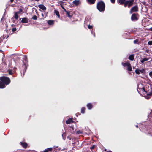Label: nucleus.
I'll return each mask as SVG.
<instances>
[{
  "label": "nucleus",
  "instance_id": "obj_1",
  "mask_svg": "<svg viewBox=\"0 0 152 152\" xmlns=\"http://www.w3.org/2000/svg\"><path fill=\"white\" fill-rule=\"evenodd\" d=\"M134 2V0H118L117 1L118 4L121 5H124V7H126L127 6L128 8L132 6Z\"/></svg>",
  "mask_w": 152,
  "mask_h": 152
},
{
  "label": "nucleus",
  "instance_id": "obj_2",
  "mask_svg": "<svg viewBox=\"0 0 152 152\" xmlns=\"http://www.w3.org/2000/svg\"><path fill=\"white\" fill-rule=\"evenodd\" d=\"M105 8V4L103 1L101 0L97 3L96 8L100 12H104Z\"/></svg>",
  "mask_w": 152,
  "mask_h": 152
},
{
  "label": "nucleus",
  "instance_id": "obj_3",
  "mask_svg": "<svg viewBox=\"0 0 152 152\" xmlns=\"http://www.w3.org/2000/svg\"><path fill=\"white\" fill-rule=\"evenodd\" d=\"M0 80L2 82L5 86L10 84L11 82L10 79L9 77L5 76L0 77Z\"/></svg>",
  "mask_w": 152,
  "mask_h": 152
},
{
  "label": "nucleus",
  "instance_id": "obj_4",
  "mask_svg": "<svg viewBox=\"0 0 152 152\" xmlns=\"http://www.w3.org/2000/svg\"><path fill=\"white\" fill-rule=\"evenodd\" d=\"M23 56L24 57L23 58V67L24 68L25 70H26L27 68V65H28V58L27 56L26 55H24Z\"/></svg>",
  "mask_w": 152,
  "mask_h": 152
},
{
  "label": "nucleus",
  "instance_id": "obj_5",
  "mask_svg": "<svg viewBox=\"0 0 152 152\" xmlns=\"http://www.w3.org/2000/svg\"><path fill=\"white\" fill-rule=\"evenodd\" d=\"M121 64L124 67L127 66V70L129 71H132V68L130 63L129 62L126 63L122 62Z\"/></svg>",
  "mask_w": 152,
  "mask_h": 152
},
{
  "label": "nucleus",
  "instance_id": "obj_6",
  "mask_svg": "<svg viewBox=\"0 0 152 152\" xmlns=\"http://www.w3.org/2000/svg\"><path fill=\"white\" fill-rule=\"evenodd\" d=\"M138 16L139 15L138 13H133L131 17V20L133 21H135L138 20Z\"/></svg>",
  "mask_w": 152,
  "mask_h": 152
},
{
  "label": "nucleus",
  "instance_id": "obj_7",
  "mask_svg": "<svg viewBox=\"0 0 152 152\" xmlns=\"http://www.w3.org/2000/svg\"><path fill=\"white\" fill-rule=\"evenodd\" d=\"M138 11V7L137 6H135L133 7L130 11V14H132L133 12H136Z\"/></svg>",
  "mask_w": 152,
  "mask_h": 152
},
{
  "label": "nucleus",
  "instance_id": "obj_8",
  "mask_svg": "<svg viewBox=\"0 0 152 152\" xmlns=\"http://www.w3.org/2000/svg\"><path fill=\"white\" fill-rule=\"evenodd\" d=\"M21 22L23 23H27L28 22V19L26 17H24L21 18Z\"/></svg>",
  "mask_w": 152,
  "mask_h": 152
},
{
  "label": "nucleus",
  "instance_id": "obj_9",
  "mask_svg": "<svg viewBox=\"0 0 152 152\" xmlns=\"http://www.w3.org/2000/svg\"><path fill=\"white\" fill-rule=\"evenodd\" d=\"M20 144L25 149L27 148L28 145L27 143L25 142H20Z\"/></svg>",
  "mask_w": 152,
  "mask_h": 152
},
{
  "label": "nucleus",
  "instance_id": "obj_10",
  "mask_svg": "<svg viewBox=\"0 0 152 152\" xmlns=\"http://www.w3.org/2000/svg\"><path fill=\"white\" fill-rule=\"evenodd\" d=\"M38 7L43 11H45L46 10V7L43 4H39L38 5Z\"/></svg>",
  "mask_w": 152,
  "mask_h": 152
},
{
  "label": "nucleus",
  "instance_id": "obj_11",
  "mask_svg": "<svg viewBox=\"0 0 152 152\" xmlns=\"http://www.w3.org/2000/svg\"><path fill=\"white\" fill-rule=\"evenodd\" d=\"M96 1V0H86L87 2L90 5L94 4Z\"/></svg>",
  "mask_w": 152,
  "mask_h": 152
},
{
  "label": "nucleus",
  "instance_id": "obj_12",
  "mask_svg": "<svg viewBox=\"0 0 152 152\" xmlns=\"http://www.w3.org/2000/svg\"><path fill=\"white\" fill-rule=\"evenodd\" d=\"M60 3H59L60 6L63 9V10L64 12L66 11V10L64 7V2L61 1H60Z\"/></svg>",
  "mask_w": 152,
  "mask_h": 152
},
{
  "label": "nucleus",
  "instance_id": "obj_13",
  "mask_svg": "<svg viewBox=\"0 0 152 152\" xmlns=\"http://www.w3.org/2000/svg\"><path fill=\"white\" fill-rule=\"evenodd\" d=\"M73 3L75 4V6H77L80 4V1L75 0L73 1Z\"/></svg>",
  "mask_w": 152,
  "mask_h": 152
},
{
  "label": "nucleus",
  "instance_id": "obj_14",
  "mask_svg": "<svg viewBox=\"0 0 152 152\" xmlns=\"http://www.w3.org/2000/svg\"><path fill=\"white\" fill-rule=\"evenodd\" d=\"M151 58L150 57L148 58H143L142 60H141V62L142 63H143L145 61H148Z\"/></svg>",
  "mask_w": 152,
  "mask_h": 152
},
{
  "label": "nucleus",
  "instance_id": "obj_15",
  "mask_svg": "<svg viewBox=\"0 0 152 152\" xmlns=\"http://www.w3.org/2000/svg\"><path fill=\"white\" fill-rule=\"evenodd\" d=\"M87 107L88 109L90 110L92 108L93 105L91 103H88L87 104Z\"/></svg>",
  "mask_w": 152,
  "mask_h": 152
},
{
  "label": "nucleus",
  "instance_id": "obj_16",
  "mask_svg": "<svg viewBox=\"0 0 152 152\" xmlns=\"http://www.w3.org/2000/svg\"><path fill=\"white\" fill-rule=\"evenodd\" d=\"M73 122V121L72 119L69 118L66 121V124H69L72 123Z\"/></svg>",
  "mask_w": 152,
  "mask_h": 152
},
{
  "label": "nucleus",
  "instance_id": "obj_17",
  "mask_svg": "<svg viewBox=\"0 0 152 152\" xmlns=\"http://www.w3.org/2000/svg\"><path fill=\"white\" fill-rule=\"evenodd\" d=\"M66 12V15L69 18H71L72 15H70V12L69 11H65Z\"/></svg>",
  "mask_w": 152,
  "mask_h": 152
},
{
  "label": "nucleus",
  "instance_id": "obj_18",
  "mask_svg": "<svg viewBox=\"0 0 152 152\" xmlns=\"http://www.w3.org/2000/svg\"><path fill=\"white\" fill-rule=\"evenodd\" d=\"M47 23L50 25H53L54 24V21L53 20H49L48 21Z\"/></svg>",
  "mask_w": 152,
  "mask_h": 152
},
{
  "label": "nucleus",
  "instance_id": "obj_19",
  "mask_svg": "<svg viewBox=\"0 0 152 152\" xmlns=\"http://www.w3.org/2000/svg\"><path fill=\"white\" fill-rule=\"evenodd\" d=\"M134 54H132L130 55L129 57V59L133 61L134 59Z\"/></svg>",
  "mask_w": 152,
  "mask_h": 152
},
{
  "label": "nucleus",
  "instance_id": "obj_20",
  "mask_svg": "<svg viewBox=\"0 0 152 152\" xmlns=\"http://www.w3.org/2000/svg\"><path fill=\"white\" fill-rule=\"evenodd\" d=\"M54 13L56 14V15L57 16L58 18H60V14L59 12L58 11L56 10H55L54 11Z\"/></svg>",
  "mask_w": 152,
  "mask_h": 152
},
{
  "label": "nucleus",
  "instance_id": "obj_21",
  "mask_svg": "<svg viewBox=\"0 0 152 152\" xmlns=\"http://www.w3.org/2000/svg\"><path fill=\"white\" fill-rule=\"evenodd\" d=\"M6 86L2 83V82L0 80V88H4Z\"/></svg>",
  "mask_w": 152,
  "mask_h": 152
},
{
  "label": "nucleus",
  "instance_id": "obj_22",
  "mask_svg": "<svg viewBox=\"0 0 152 152\" xmlns=\"http://www.w3.org/2000/svg\"><path fill=\"white\" fill-rule=\"evenodd\" d=\"M69 130L71 133L72 134H74L75 132V130H74V128L73 127H70Z\"/></svg>",
  "mask_w": 152,
  "mask_h": 152
},
{
  "label": "nucleus",
  "instance_id": "obj_23",
  "mask_svg": "<svg viewBox=\"0 0 152 152\" xmlns=\"http://www.w3.org/2000/svg\"><path fill=\"white\" fill-rule=\"evenodd\" d=\"M52 150V148H50L45 149L43 152H48L51 151Z\"/></svg>",
  "mask_w": 152,
  "mask_h": 152
},
{
  "label": "nucleus",
  "instance_id": "obj_24",
  "mask_svg": "<svg viewBox=\"0 0 152 152\" xmlns=\"http://www.w3.org/2000/svg\"><path fill=\"white\" fill-rule=\"evenodd\" d=\"M86 108L85 107H82L81 108V111H80L81 113L82 114L84 113L86 111Z\"/></svg>",
  "mask_w": 152,
  "mask_h": 152
},
{
  "label": "nucleus",
  "instance_id": "obj_25",
  "mask_svg": "<svg viewBox=\"0 0 152 152\" xmlns=\"http://www.w3.org/2000/svg\"><path fill=\"white\" fill-rule=\"evenodd\" d=\"M14 17L15 18L16 20H18V17H19V16H18V15L16 13H15V15H14Z\"/></svg>",
  "mask_w": 152,
  "mask_h": 152
},
{
  "label": "nucleus",
  "instance_id": "obj_26",
  "mask_svg": "<svg viewBox=\"0 0 152 152\" xmlns=\"http://www.w3.org/2000/svg\"><path fill=\"white\" fill-rule=\"evenodd\" d=\"M140 70L139 69H137L135 70V72L137 74H139L140 73Z\"/></svg>",
  "mask_w": 152,
  "mask_h": 152
},
{
  "label": "nucleus",
  "instance_id": "obj_27",
  "mask_svg": "<svg viewBox=\"0 0 152 152\" xmlns=\"http://www.w3.org/2000/svg\"><path fill=\"white\" fill-rule=\"evenodd\" d=\"M9 74L10 75H12V77H15V76H14L13 75V73L12 72L11 70H10L8 71Z\"/></svg>",
  "mask_w": 152,
  "mask_h": 152
},
{
  "label": "nucleus",
  "instance_id": "obj_28",
  "mask_svg": "<svg viewBox=\"0 0 152 152\" xmlns=\"http://www.w3.org/2000/svg\"><path fill=\"white\" fill-rule=\"evenodd\" d=\"M62 138H63V139L64 140H65L66 139V133L64 132L62 134Z\"/></svg>",
  "mask_w": 152,
  "mask_h": 152
},
{
  "label": "nucleus",
  "instance_id": "obj_29",
  "mask_svg": "<svg viewBox=\"0 0 152 152\" xmlns=\"http://www.w3.org/2000/svg\"><path fill=\"white\" fill-rule=\"evenodd\" d=\"M76 132V134H83L82 132L80 130L77 131Z\"/></svg>",
  "mask_w": 152,
  "mask_h": 152
},
{
  "label": "nucleus",
  "instance_id": "obj_30",
  "mask_svg": "<svg viewBox=\"0 0 152 152\" xmlns=\"http://www.w3.org/2000/svg\"><path fill=\"white\" fill-rule=\"evenodd\" d=\"M138 41L139 40L138 39H137L134 41L133 42L134 44H138Z\"/></svg>",
  "mask_w": 152,
  "mask_h": 152
},
{
  "label": "nucleus",
  "instance_id": "obj_31",
  "mask_svg": "<svg viewBox=\"0 0 152 152\" xmlns=\"http://www.w3.org/2000/svg\"><path fill=\"white\" fill-rule=\"evenodd\" d=\"M32 19L34 20H37V17L36 15H35L33 16Z\"/></svg>",
  "mask_w": 152,
  "mask_h": 152
},
{
  "label": "nucleus",
  "instance_id": "obj_32",
  "mask_svg": "<svg viewBox=\"0 0 152 152\" xmlns=\"http://www.w3.org/2000/svg\"><path fill=\"white\" fill-rule=\"evenodd\" d=\"M140 72L142 74H144L145 73V70L144 69H142V70H140Z\"/></svg>",
  "mask_w": 152,
  "mask_h": 152
},
{
  "label": "nucleus",
  "instance_id": "obj_33",
  "mask_svg": "<svg viewBox=\"0 0 152 152\" xmlns=\"http://www.w3.org/2000/svg\"><path fill=\"white\" fill-rule=\"evenodd\" d=\"M151 91L149 92L147 94V95H150V96H152V88H151Z\"/></svg>",
  "mask_w": 152,
  "mask_h": 152
},
{
  "label": "nucleus",
  "instance_id": "obj_34",
  "mask_svg": "<svg viewBox=\"0 0 152 152\" xmlns=\"http://www.w3.org/2000/svg\"><path fill=\"white\" fill-rule=\"evenodd\" d=\"M96 147V145H93L91 147H90V148L91 150L94 149Z\"/></svg>",
  "mask_w": 152,
  "mask_h": 152
},
{
  "label": "nucleus",
  "instance_id": "obj_35",
  "mask_svg": "<svg viewBox=\"0 0 152 152\" xmlns=\"http://www.w3.org/2000/svg\"><path fill=\"white\" fill-rule=\"evenodd\" d=\"M150 96V95H147V96H146V98L147 99H149L151 97V96Z\"/></svg>",
  "mask_w": 152,
  "mask_h": 152
},
{
  "label": "nucleus",
  "instance_id": "obj_36",
  "mask_svg": "<svg viewBox=\"0 0 152 152\" xmlns=\"http://www.w3.org/2000/svg\"><path fill=\"white\" fill-rule=\"evenodd\" d=\"M88 28H89L90 29H91L93 28V26H91L90 24H89L88 26Z\"/></svg>",
  "mask_w": 152,
  "mask_h": 152
},
{
  "label": "nucleus",
  "instance_id": "obj_37",
  "mask_svg": "<svg viewBox=\"0 0 152 152\" xmlns=\"http://www.w3.org/2000/svg\"><path fill=\"white\" fill-rule=\"evenodd\" d=\"M16 28H13L12 29V32H15L16 31Z\"/></svg>",
  "mask_w": 152,
  "mask_h": 152
},
{
  "label": "nucleus",
  "instance_id": "obj_38",
  "mask_svg": "<svg viewBox=\"0 0 152 152\" xmlns=\"http://www.w3.org/2000/svg\"><path fill=\"white\" fill-rule=\"evenodd\" d=\"M148 44L150 45H152V41H149L148 42Z\"/></svg>",
  "mask_w": 152,
  "mask_h": 152
},
{
  "label": "nucleus",
  "instance_id": "obj_39",
  "mask_svg": "<svg viewBox=\"0 0 152 152\" xmlns=\"http://www.w3.org/2000/svg\"><path fill=\"white\" fill-rule=\"evenodd\" d=\"M149 75L152 78V71L149 72Z\"/></svg>",
  "mask_w": 152,
  "mask_h": 152
},
{
  "label": "nucleus",
  "instance_id": "obj_40",
  "mask_svg": "<svg viewBox=\"0 0 152 152\" xmlns=\"http://www.w3.org/2000/svg\"><path fill=\"white\" fill-rule=\"evenodd\" d=\"M115 0H110L111 2L113 4H114L115 3Z\"/></svg>",
  "mask_w": 152,
  "mask_h": 152
},
{
  "label": "nucleus",
  "instance_id": "obj_41",
  "mask_svg": "<svg viewBox=\"0 0 152 152\" xmlns=\"http://www.w3.org/2000/svg\"><path fill=\"white\" fill-rule=\"evenodd\" d=\"M80 115V113H77L76 114V115L77 116H78V115Z\"/></svg>",
  "mask_w": 152,
  "mask_h": 152
},
{
  "label": "nucleus",
  "instance_id": "obj_42",
  "mask_svg": "<svg viewBox=\"0 0 152 152\" xmlns=\"http://www.w3.org/2000/svg\"><path fill=\"white\" fill-rule=\"evenodd\" d=\"M22 11H23L22 10V9H20L19 10V12L20 13H21V12H22Z\"/></svg>",
  "mask_w": 152,
  "mask_h": 152
},
{
  "label": "nucleus",
  "instance_id": "obj_43",
  "mask_svg": "<svg viewBox=\"0 0 152 152\" xmlns=\"http://www.w3.org/2000/svg\"><path fill=\"white\" fill-rule=\"evenodd\" d=\"M15 13H16L18 15L20 13L19 11L15 12Z\"/></svg>",
  "mask_w": 152,
  "mask_h": 152
},
{
  "label": "nucleus",
  "instance_id": "obj_44",
  "mask_svg": "<svg viewBox=\"0 0 152 152\" xmlns=\"http://www.w3.org/2000/svg\"><path fill=\"white\" fill-rule=\"evenodd\" d=\"M142 90H143V91L145 92H146L145 91V88L144 87H143L142 88Z\"/></svg>",
  "mask_w": 152,
  "mask_h": 152
},
{
  "label": "nucleus",
  "instance_id": "obj_45",
  "mask_svg": "<svg viewBox=\"0 0 152 152\" xmlns=\"http://www.w3.org/2000/svg\"><path fill=\"white\" fill-rule=\"evenodd\" d=\"M14 0H10V2L11 3H12L14 1Z\"/></svg>",
  "mask_w": 152,
  "mask_h": 152
},
{
  "label": "nucleus",
  "instance_id": "obj_46",
  "mask_svg": "<svg viewBox=\"0 0 152 152\" xmlns=\"http://www.w3.org/2000/svg\"><path fill=\"white\" fill-rule=\"evenodd\" d=\"M106 152H112L111 151H107Z\"/></svg>",
  "mask_w": 152,
  "mask_h": 152
},
{
  "label": "nucleus",
  "instance_id": "obj_47",
  "mask_svg": "<svg viewBox=\"0 0 152 152\" xmlns=\"http://www.w3.org/2000/svg\"><path fill=\"white\" fill-rule=\"evenodd\" d=\"M136 127L137 128H138V125H137L136 126Z\"/></svg>",
  "mask_w": 152,
  "mask_h": 152
},
{
  "label": "nucleus",
  "instance_id": "obj_48",
  "mask_svg": "<svg viewBox=\"0 0 152 152\" xmlns=\"http://www.w3.org/2000/svg\"><path fill=\"white\" fill-rule=\"evenodd\" d=\"M104 150L105 151H106L107 150H106V149H105Z\"/></svg>",
  "mask_w": 152,
  "mask_h": 152
},
{
  "label": "nucleus",
  "instance_id": "obj_49",
  "mask_svg": "<svg viewBox=\"0 0 152 152\" xmlns=\"http://www.w3.org/2000/svg\"><path fill=\"white\" fill-rule=\"evenodd\" d=\"M2 52L3 51L1 50H0V52Z\"/></svg>",
  "mask_w": 152,
  "mask_h": 152
},
{
  "label": "nucleus",
  "instance_id": "obj_50",
  "mask_svg": "<svg viewBox=\"0 0 152 152\" xmlns=\"http://www.w3.org/2000/svg\"><path fill=\"white\" fill-rule=\"evenodd\" d=\"M14 26V25L13 24H12V25H11V26Z\"/></svg>",
  "mask_w": 152,
  "mask_h": 152
},
{
  "label": "nucleus",
  "instance_id": "obj_51",
  "mask_svg": "<svg viewBox=\"0 0 152 152\" xmlns=\"http://www.w3.org/2000/svg\"><path fill=\"white\" fill-rule=\"evenodd\" d=\"M151 4L152 5V0H151Z\"/></svg>",
  "mask_w": 152,
  "mask_h": 152
},
{
  "label": "nucleus",
  "instance_id": "obj_52",
  "mask_svg": "<svg viewBox=\"0 0 152 152\" xmlns=\"http://www.w3.org/2000/svg\"><path fill=\"white\" fill-rule=\"evenodd\" d=\"M4 64H5V65H7V64H6V63H4Z\"/></svg>",
  "mask_w": 152,
  "mask_h": 152
},
{
  "label": "nucleus",
  "instance_id": "obj_53",
  "mask_svg": "<svg viewBox=\"0 0 152 152\" xmlns=\"http://www.w3.org/2000/svg\"><path fill=\"white\" fill-rule=\"evenodd\" d=\"M152 60V58H151V60L150 61H151Z\"/></svg>",
  "mask_w": 152,
  "mask_h": 152
},
{
  "label": "nucleus",
  "instance_id": "obj_54",
  "mask_svg": "<svg viewBox=\"0 0 152 152\" xmlns=\"http://www.w3.org/2000/svg\"><path fill=\"white\" fill-rule=\"evenodd\" d=\"M11 79H12L13 78L11 77Z\"/></svg>",
  "mask_w": 152,
  "mask_h": 152
},
{
  "label": "nucleus",
  "instance_id": "obj_55",
  "mask_svg": "<svg viewBox=\"0 0 152 152\" xmlns=\"http://www.w3.org/2000/svg\"><path fill=\"white\" fill-rule=\"evenodd\" d=\"M55 152H57L56 151H55Z\"/></svg>",
  "mask_w": 152,
  "mask_h": 152
}]
</instances>
